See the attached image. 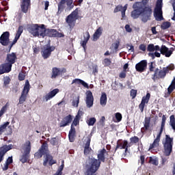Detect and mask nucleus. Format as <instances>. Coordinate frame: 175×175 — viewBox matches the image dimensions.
Returning a JSON list of instances; mask_svg holds the SVG:
<instances>
[{
  "mask_svg": "<svg viewBox=\"0 0 175 175\" xmlns=\"http://www.w3.org/2000/svg\"><path fill=\"white\" fill-rule=\"evenodd\" d=\"M134 9L131 13V17L134 20L139 18L142 16V21L147 23L148 20L151 19L152 14V10L148 5V0H142L139 2H135L133 5Z\"/></svg>",
  "mask_w": 175,
  "mask_h": 175,
  "instance_id": "obj_1",
  "label": "nucleus"
},
{
  "mask_svg": "<svg viewBox=\"0 0 175 175\" xmlns=\"http://www.w3.org/2000/svg\"><path fill=\"white\" fill-rule=\"evenodd\" d=\"M106 152H107V151H106V149L103 148L99 150L97 154L98 159L95 158L89 159L88 163L85 165L86 172L85 175H96L95 172L99 170L101 162L105 163L106 161V157H105Z\"/></svg>",
  "mask_w": 175,
  "mask_h": 175,
  "instance_id": "obj_2",
  "label": "nucleus"
},
{
  "mask_svg": "<svg viewBox=\"0 0 175 175\" xmlns=\"http://www.w3.org/2000/svg\"><path fill=\"white\" fill-rule=\"evenodd\" d=\"M46 29H46L44 25H39L38 24H35L34 25L29 27V32H30L33 36L44 38L46 36Z\"/></svg>",
  "mask_w": 175,
  "mask_h": 175,
  "instance_id": "obj_3",
  "label": "nucleus"
},
{
  "mask_svg": "<svg viewBox=\"0 0 175 175\" xmlns=\"http://www.w3.org/2000/svg\"><path fill=\"white\" fill-rule=\"evenodd\" d=\"M162 8H163V0H157L154 9V17L156 21H163V20H165Z\"/></svg>",
  "mask_w": 175,
  "mask_h": 175,
  "instance_id": "obj_4",
  "label": "nucleus"
},
{
  "mask_svg": "<svg viewBox=\"0 0 175 175\" xmlns=\"http://www.w3.org/2000/svg\"><path fill=\"white\" fill-rule=\"evenodd\" d=\"M79 18V8H76L66 18V23L68 24L70 29H73L76 25V20Z\"/></svg>",
  "mask_w": 175,
  "mask_h": 175,
  "instance_id": "obj_5",
  "label": "nucleus"
},
{
  "mask_svg": "<svg viewBox=\"0 0 175 175\" xmlns=\"http://www.w3.org/2000/svg\"><path fill=\"white\" fill-rule=\"evenodd\" d=\"M170 70H174V64H170L167 67L163 68L162 70L157 68L154 70V79H165L166 74Z\"/></svg>",
  "mask_w": 175,
  "mask_h": 175,
  "instance_id": "obj_6",
  "label": "nucleus"
},
{
  "mask_svg": "<svg viewBox=\"0 0 175 175\" xmlns=\"http://www.w3.org/2000/svg\"><path fill=\"white\" fill-rule=\"evenodd\" d=\"M43 155H46V157H47L48 155H50V151L49 150V144H47V142H44L39 150L34 154V157L37 159H40Z\"/></svg>",
  "mask_w": 175,
  "mask_h": 175,
  "instance_id": "obj_7",
  "label": "nucleus"
},
{
  "mask_svg": "<svg viewBox=\"0 0 175 175\" xmlns=\"http://www.w3.org/2000/svg\"><path fill=\"white\" fill-rule=\"evenodd\" d=\"M29 90H31V85L29 81L26 80L21 96L19 97V102L18 105H23L24 102L27 100L28 94H29Z\"/></svg>",
  "mask_w": 175,
  "mask_h": 175,
  "instance_id": "obj_8",
  "label": "nucleus"
},
{
  "mask_svg": "<svg viewBox=\"0 0 175 175\" xmlns=\"http://www.w3.org/2000/svg\"><path fill=\"white\" fill-rule=\"evenodd\" d=\"M65 5L68 7L69 10H72L75 8V3H73V0H61L58 3V11L57 14H61L65 9Z\"/></svg>",
  "mask_w": 175,
  "mask_h": 175,
  "instance_id": "obj_9",
  "label": "nucleus"
},
{
  "mask_svg": "<svg viewBox=\"0 0 175 175\" xmlns=\"http://www.w3.org/2000/svg\"><path fill=\"white\" fill-rule=\"evenodd\" d=\"M16 61H17V55L16 53H8L5 59V62L3 63L12 72V66L13 64H16Z\"/></svg>",
  "mask_w": 175,
  "mask_h": 175,
  "instance_id": "obj_10",
  "label": "nucleus"
},
{
  "mask_svg": "<svg viewBox=\"0 0 175 175\" xmlns=\"http://www.w3.org/2000/svg\"><path fill=\"white\" fill-rule=\"evenodd\" d=\"M165 153L167 157L172 154L173 150V138L170 137L169 135H165V142L164 144Z\"/></svg>",
  "mask_w": 175,
  "mask_h": 175,
  "instance_id": "obj_11",
  "label": "nucleus"
},
{
  "mask_svg": "<svg viewBox=\"0 0 175 175\" xmlns=\"http://www.w3.org/2000/svg\"><path fill=\"white\" fill-rule=\"evenodd\" d=\"M55 50V46H50L49 44L44 45L41 48V55L43 59H47L51 57L52 51Z\"/></svg>",
  "mask_w": 175,
  "mask_h": 175,
  "instance_id": "obj_12",
  "label": "nucleus"
},
{
  "mask_svg": "<svg viewBox=\"0 0 175 175\" xmlns=\"http://www.w3.org/2000/svg\"><path fill=\"white\" fill-rule=\"evenodd\" d=\"M25 151L24 154L21 157V162L22 163H26L28 161V158H29V153L31 152V142L27 141L25 144Z\"/></svg>",
  "mask_w": 175,
  "mask_h": 175,
  "instance_id": "obj_13",
  "label": "nucleus"
},
{
  "mask_svg": "<svg viewBox=\"0 0 175 175\" xmlns=\"http://www.w3.org/2000/svg\"><path fill=\"white\" fill-rule=\"evenodd\" d=\"M166 124V116L163 115L161 129L159 133L157 135L156 139L154 140V146H159V142H161V136H162V133L163 132V129H165V125Z\"/></svg>",
  "mask_w": 175,
  "mask_h": 175,
  "instance_id": "obj_14",
  "label": "nucleus"
},
{
  "mask_svg": "<svg viewBox=\"0 0 175 175\" xmlns=\"http://www.w3.org/2000/svg\"><path fill=\"white\" fill-rule=\"evenodd\" d=\"M151 126H152V124H151V118L146 117L144 122V127L141 129L142 133H146L147 131H149V132H151V131H152V129H151Z\"/></svg>",
  "mask_w": 175,
  "mask_h": 175,
  "instance_id": "obj_15",
  "label": "nucleus"
},
{
  "mask_svg": "<svg viewBox=\"0 0 175 175\" xmlns=\"http://www.w3.org/2000/svg\"><path fill=\"white\" fill-rule=\"evenodd\" d=\"M21 10L22 13H28L31 10V0H21Z\"/></svg>",
  "mask_w": 175,
  "mask_h": 175,
  "instance_id": "obj_16",
  "label": "nucleus"
},
{
  "mask_svg": "<svg viewBox=\"0 0 175 175\" xmlns=\"http://www.w3.org/2000/svg\"><path fill=\"white\" fill-rule=\"evenodd\" d=\"M46 36L49 38H64L65 35L62 33L58 32L57 29H46Z\"/></svg>",
  "mask_w": 175,
  "mask_h": 175,
  "instance_id": "obj_17",
  "label": "nucleus"
},
{
  "mask_svg": "<svg viewBox=\"0 0 175 175\" xmlns=\"http://www.w3.org/2000/svg\"><path fill=\"white\" fill-rule=\"evenodd\" d=\"M10 33L9 31L3 32L0 36V43L2 46H9L10 43Z\"/></svg>",
  "mask_w": 175,
  "mask_h": 175,
  "instance_id": "obj_18",
  "label": "nucleus"
},
{
  "mask_svg": "<svg viewBox=\"0 0 175 175\" xmlns=\"http://www.w3.org/2000/svg\"><path fill=\"white\" fill-rule=\"evenodd\" d=\"M72 121L73 116L69 114L62 118V121L59 124V126L60 128H65V126H68L69 124H71Z\"/></svg>",
  "mask_w": 175,
  "mask_h": 175,
  "instance_id": "obj_19",
  "label": "nucleus"
},
{
  "mask_svg": "<svg viewBox=\"0 0 175 175\" xmlns=\"http://www.w3.org/2000/svg\"><path fill=\"white\" fill-rule=\"evenodd\" d=\"M85 95H86V100H85L86 106L90 109L92 107V106H94V95L92 94V92H91V90H88L85 92Z\"/></svg>",
  "mask_w": 175,
  "mask_h": 175,
  "instance_id": "obj_20",
  "label": "nucleus"
},
{
  "mask_svg": "<svg viewBox=\"0 0 175 175\" xmlns=\"http://www.w3.org/2000/svg\"><path fill=\"white\" fill-rule=\"evenodd\" d=\"M63 73H66V68H63L60 69L57 67H53L52 68L51 79H57L58 76H62Z\"/></svg>",
  "mask_w": 175,
  "mask_h": 175,
  "instance_id": "obj_21",
  "label": "nucleus"
},
{
  "mask_svg": "<svg viewBox=\"0 0 175 175\" xmlns=\"http://www.w3.org/2000/svg\"><path fill=\"white\" fill-rule=\"evenodd\" d=\"M13 148V145H4L0 148V163L3 161V157H5V154L8 152V151H10Z\"/></svg>",
  "mask_w": 175,
  "mask_h": 175,
  "instance_id": "obj_22",
  "label": "nucleus"
},
{
  "mask_svg": "<svg viewBox=\"0 0 175 175\" xmlns=\"http://www.w3.org/2000/svg\"><path fill=\"white\" fill-rule=\"evenodd\" d=\"M146 69H147V60H142L135 65V70L139 73L146 72Z\"/></svg>",
  "mask_w": 175,
  "mask_h": 175,
  "instance_id": "obj_23",
  "label": "nucleus"
},
{
  "mask_svg": "<svg viewBox=\"0 0 175 175\" xmlns=\"http://www.w3.org/2000/svg\"><path fill=\"white\" fill-rule=\"evenodd\" d=\"M150 96L151 94H150V93H147L146 96L142 97L141 103L139 105V109L141 113H143L144 111V107L146 106V104L148 103Z\"/></svg>",
  "mask_w": 175,
  "mask_h": 175,
  "instance_id": "obj_24",
  "label": "nucleus"
},
{
  "mask_svg": "<svg viewBox=\"0 0 175 175\" xmlns=\"http://www.w3.org/2000/svg\"><path fill=\"white\" fill-rule=\"evenodd\" d=\"M145 162H146V163H150L151 165H154V158L150 157H147L146 159V156L141 155L139 157V159L138 160V163H140L141 166H143Z\"/></svg>",
  "mask_w": 175,
  "mask_h": 175,
  "instance_id": "obj_25",
  "label": "nucleus"
},
{
  "mask_svg": "<svg viewBox=\"0 0 175 175\" xmlns=\"http://www.w3.org/2000/svg\"><path fill=\"white\" fill-rule=\"evenodd\" d=\"M48 162L49 166H53V165H55V163H57V161L53 159V156L51 154L48 155L44 160L43 166H47Z\"/></svg>",
  "mask_w": 175,
  "mask_h": 175,
  "instance_id": "obj_26",
  "label": "nucleus"
},
{
  "mask_svg": "<svg viewBox=\"0 0 175 175\" xmlns=\"http://www.w3.org/2000/svg\"><path fill=\"white\" fill-rule=\"evenodd\" d=\"M160 53L167 58H169L172 55V51H170L169 48L165 45L161 46Z\"/></svg>",
  "mask_w": 175,
  "mask_h": 175,
  "instance_id": "obj_27",
  "label": "nucleus"
},
{
  "mask_svg": "<svg viewBox=\"0 0 175 175\" xmlns=\"http://www.w3.org/2000/svg\"><path fill=\"white\" fill-rule=\"evenodd\" d=\"M75 137H76V129L75 126H71L68 133V139L70 143H73V142H75Z\"/></svg>",
  "mask_w": 175,
  "mask_h": 175,
  "instance_id": "obj_28",
  "label": "nucleus"
},
{
  "mask_svg": "<svg viewBox=\"0 0 175 175\" xmlns=\"http://www.w3.org/2000/svg\"><path fill=\"white\" fill-rule=\"evenodd\" d=\"M90 144H91V137H88V140L85 144L84 150H83V153L85 155H88V154L91 152V150L92 149L90 147Z\"/></svg>",
  "mask_w": 175,
  "mask_h": 175,
  "instance_id": "obj_29",
  "label": "nucleus"
},
{
  "mask_svg": "<svg viewBox=\"0 0 175 175\" xmlns=\"http://www.w3.org/2000/svg\"><path fill=\"white\" fill-rule=\"evenodd\" d=\"M83 38L84 40L81 42V46H82L84 50H85V49H87V43H88V40H90V38H91L90 32L86 31L83 36Z\"/></svg>",
  "mask_w": 175,
  "mask_h": 175,
  "instance_id": "obj_30",
  "label": "nucleus"
},
{
  "mask_svg": "<svg viewBox=\"0 0 175 175\" xmlns=\"http://www.w3.org/2000/svg\"><path fill=\"white\" fill-rule=\"evenodd\" d=\"M81 84V85H83L85 88H90V85H88V83H87L85 81L80 79H75L72 80V84Z\"/></svg>",
  "mask_w": 175,
  "mask_h": 175,
  "instance_id": "obj_31",
  "label": "nucleus"
},
{
  "mask_svg": "<svg viewBox=\"0 0 175 175\" xmlns=\"http://www.w3.org/2000/svg\"><path fill=\"white\" fill-rule=\"evenodd\" d=\"M58 92H59V89H55L52 91H51L46 96V100H50V99H51L52 98H54V96H55L56 94H58Z\"/></svg>",
  "mask_w": 175,
  "mask_h": 175,
  "instance_id": "obj_32",
  "label": "nucleus"
},
{
  "mask_svg": "<svg viewBox=\"0 0 175 175\" xmlns=\"http://www.w3.org/2000/svg\"><path fill=\"white\" fill-rule=\"evenodd\" d=\"M107 104V95L105 92H102L101 96L100 98V105L101 106H105Z\"/></svg>",
  "mask_w": 175,
  "mask_h": 175,
  "instance_id": "obj_33",
  "label": "nucleus"
},
{
  "mask_svg": "<svg viewBox=\"0 0 175 175\" xmlns=\"http://www.w3.org/2000/svg\"><path fill=\"white\" fill-rule=\"evenodd\" d=\"M10 70L3 63L0 64V75H3L5 73L10 72Z\"/></svg>",
  "mask_w": 175,
  "mask_h": 175,
  "instance_id": "obj_34",
  "label": "nucleus"
},
{
  "mask_svg": "<svg viewBox=\"0 0 175 175\" xmlns=\"http://www.w3.org/2000/svg\"><path fill=\"white\" fill-rule=\"evenodd\" d=\"M102 27H98L96 31L94 32L93 35V40H96L97 39H99L100 38V36L102 35Z\"/></svg>",
  "mask_w": 175,
  "mask_h": 175,
  "instance_id": "obj_35",
  "label": "nucleus"
},
{
  "mask_svg": "<svg viewBox=\"0 0 175 175\" xmlns=\"http://www.w3.org/2000/svg\"><path fill=\"white\" fill-rule=\"evenodd\" d=\"M129 147H131V145L129 144L128 141L127 140H124V144L122 147V148H123V150H124V155H126V154H128L129 150L128 148H129Z\"/></svg>",
  "mask_w": 175,
  "mask_h": 175,
  "instance_id": "obj_36",
  "label": "nucleus"
},
{
  "mask_svg": "<svg viewBox=\"0 0 175 175\" xmlns=\"http://www.w3.org/2000/svg\"><path fill=\"white\" fill-rule=\"evenodd\" d=\"M79 103H80V96L74 97L72 101V106H73V107H79Z\"/></svg>",
  "mask_w": 175,
  "mask_h": 175,
  "instance_id": "obj_37",
  "label": "nucleus"
},
{
  "mask_svg": "<svg viewBox=\"0 0 175 175\" xmlns=\"http://www.w3.org/2000/svg\"><path fill=\"white\" fill-rule=\"evenodd\" d=\"M24 31L23 27V26H19L18 28V30L16 31V36H15V39H18V40L20 39V36H21V33H23Z\"/></svg>",
  "mask_w": 175,
  "mask_h": 175,
  "instance_id": "obj_38",
  "label": "nucleus"
},
{
  "mask_svg": "<svg viewBox=\"0 0 175 175\" xmlns=\"http://www.w3.org/2000/svg\"><path fill=\"white\" fill-rule=\"evenodd\" d=\"M121 142V140H118L117 143H116V146L115 148V150H114V154H116V152H117V150H118L120 148V150H124V148H122V146H124V141L122 142Z\"/></svg>",
  "mask_w": 175,
  "mask_h": 175,
  "instance_id": "obj_39",
  "label": "nucleus"
},
{
  "mask_svg": "<svg viewBox=\"0 0 175 175\" xmlns=\"http://www.w3.org/2000/svg\"><path fill=\"white\" fill-rule=\"evenodd\" d=\"M175 90V78L172 80L171 85L168 87L167 91L168 94H170Z\"/></svg>",
  "mask_w": 175,
  "mask_h": 175,
  "instance_id": "obj_40",
  "label": "nucleus"
},
{
  "mask_svg": "<svg viewBox=\"0 0 175 175\" xmlns=\"http://www.w3.org/2000/svg\"><path fill=\"white\" fill-rule=\"evenodd\" d=\"M139 137L137 136H134L130 138V143L129 144L130 146H133V144H137V143H139Z\"/></svg>",
  "mask_w": 175,
  "mask_h": 175,
  "instance_id": "obj_41",
  "label": "nucleus"
},
{
  "mask_svg": "<svg viewBox=\"0 0 175 175\" xmlns=\"http://www.w3.org/2000/svg\"><path fill=\"white\" fill-rule=\"evenodd\" d=\"M10 124L9 122H4L3 124L0 126V135H2L5 131H6V128H8V126Z\"/></svg>",
  "mask_w": 175,
  "mask_h": 175,
  "instance_id": "obj_42",
  "label": "nucleus"
},
{
  "mask_svg": "<svg viewBox=\"0 0 175 175\" xmlns=\"http://www.w3.org/2000/svg\"><path fill=\"white\" fill-rule=\"evenodd\" d=\"M9 108V103H7L0 110V117L3 116L5 111H8Z\"/></svg>",
  "mask_w": 175,
  "mask_h": 175,
  "instance_id": "obj_43",
  "label": "nucleus"
},
{
  "mask_svg": "<svg viewBox=\"0 0 175 175\" xmlns=\"http://www.w3.org/2000/svg\"><path fill=\"white\" fill-rule=\"evenodd\" d=\"M86 122L89 126H94L95 122H96V118H90L86 121Z\"/></svg>",
  "mask_w": 175,
  "mask_h": 175,
  "instance_id": "obj_44",
  "label": "nucleus"
},
{
  "mask_svg": "<svg viewBox=\"0 0 175 175\" xmlns=\"http://www.w3.org/2000/svg\"><path fill=\"white\" fill-rule=\"evenodd\" d=\"M79 124H80V118L78 115V116H76L75 118H74V120L72 121L71 126H77Z\"/></svg>",
  "mask_w": 175,
  "mask_h": 175,
  "instance_id": "obj_45",
  "label": "nucleus"
},
{
  "mask_svg": "<svg viewBox=\"0 0 175 175\" xmlns=\"http://www.w3.org/2000/svg\"><path fill=\"white\" fill-rule=\"evenodd\" d=\"M170 125L172 126V129H175V116H174V115H171L170 117Z\"/></svg>",
  "mask_w": 175,
  "mask_h": 175,
  "instance_id": "obj_46",
  "label": "nucleus"
},
{
  "mask_svg": "<svg viewBox=\"0 0 175 175\" xmlns=\"http://www.w3.org/2000/svg\"><path fill=\"white\" fill-rule=\"evenodd\" d=\"M171 25L172 24H170V22H163L161 25V29H167L168 28H170Z\"/></svg>",
  "mask_w": 175,
  "mask_h": 175,
  "instance_id": "obj_47",
  "label": "nucleus"
},
{
  "mask_svg": "<svg viewBox=\"0 0 175 175\" xmlns=\"http://www.w3.org/2000/svg\"><path fill=\"white\" fill-rule=\"evenodd\" d=\"M111 47H113L115 51H118V47H120V40H117L116 42L113 43Z\"/></svg>",
  "mask_w": 175,
  "mask_h": 175,
  "instance_id": "obj_48",
  "label": "nucleus"
},
{
  "mask_svg": "<svg viewBox=\"0 0 175 175\" xmlns=\"http://www.w3.org/2000/svg\"><path fill=\"white\" fill-rule=\"evenodd\" d=\"M103 64L104 65V66H110V65H111V59H109V58H105L104 59Z\"/></svg>",
  "mask_w": 175,
  "mask_h": 175,
  "instance_id": "obj_49",
  "label": "nucleus"
},
{
  "mask_svg": "<svg viewBox=\"0 0 175 175\" xmlns=\"http://www.w3.org/2000/svg\"><path fill=\"white\" fill-rule=\"evenodd\" d=\"M130 95L132 97V99H135L136 95H137V90L132 89L130 92Z\"/></svg>",
  "mask_w": 175,
  "mask_h": 175,
  "instance_id": "obj_50",
  "label": "nucleus"
},
{
  "mask_svg": "<svg viewBox=\"0 0 175 175\" xmlns=\"http://www.w3.org/2000/svg\"><path fill=\"white\" fill-rule=\"evenodd\" d=\"M123 10H124V7H122V5H117L113 10V13H118V12H122Z\"/></svg>",
  "mask_w": 175,
  "mask_h": 175,
  "instance_id": "obj_51",
  "label": "nucleus"
},
{
  "mask_svg": "<svg viewBox=\"0 0 175 175\" xmlns=\"http://www.w3.org/2000/svg\"><path fill=\"white\" fill-rule=\"evenodd\" d=\"M3 84H4V85H8V84H10V77H4Z\"/></svg>",
  "mask_w": 175,
  "mask_h": 175,
  "instance_id": "obj_52",
  "label": "nucleus"
},
{
  "mask_svg": "<svg viewBox=\"0 0 175 175\" xmlns=\"http://www.w3.org/2000/svg\"><path fill=\"white\" fill-rule=\"evenodd\" d=\"M116 119L117 120L118 122H120L121 120H122V115L120 113H116L115 115Z\"/></svg>",
  "mask_w": 175,
  "mask_h": 175,
  "instance_id": "obj_53",
  "label": "nucleus"
},
{
  "mask_svg": "<svg viewBox=\"0 0 175 175\" xmlns=\"http://www.w3.org/2000/svg\"><path fill=\"white\" fill-rule=\"evenodd\" d=\"M128 9V4H126L124 6L123 10L121 11L122 13V18H124L125 17V12H126V10Z\"/></svg>",
  "mask_w": 175,
  "mask_h": 175,
  "instance_id": "obj_54",
  "label": "nucleus"
},
{
  "mask_svg": "<svg viewBox=\"0 0 175 175\" xmlns=\"http://www.w3.org/2000/svg\"><path fill=\"white\" fill-rule=\"evenodd\" d=\"M18 80L20 81H23V80H25V75H24V73L23 72H20L18 74Z\"/></svg>",
  "mask_w": 175,
  "mask_h": 175,
  "instance_id": "obj_55",
  "label": "nucleus"
},
{
  "mask_svg": "<svg viewBox=\"0 0 175 175\" xmlns=\"http://www.w3.org/2000/svg\"><path fill=\"white\" fill-rule=\"evenodd\" d=\"M18 40L17 38H14L12 41V42L10 44V45L9 46V51H10V50H12V47H13V46H14V44H16L17 43V41Z\"/></svg>",
  "mask_w": 175,
  "mask_h": 175,
  "instance_id": "obj_56",
  "label": "nucleus"
},
{
  "mask_svg": "<svg viewBox=\"0 0 175 175\" xmlns=\"http://www.w3.org/2000/svg\"><path fill=\"white\" fill-rule=\"evenodd\" d=\"M119 77L120 79H125V77H126V71H122L120 74H119Z\"/></svg>",
  "mask_w": 175,
  "mask_h": 175,
  "instance_id": "obj_57",
  "label": "nucleus"
},
{
  "mask_svg": "<svg viewBox=\"0 0 175 175\" xmlns=\"http://www.w3.org/2000/svg\"><path fill=\"white\" fill-rule=\"evenodd\" d=\"M146 49L147 47L144 44H141L139 46V50H141V51H146Z\"/></svg>",
  "mask_w": 175,
  "mask_h": 175,
  "instance_id": "obj_58",
  "label": "nucleus"
},
{
  "mask_svg": "<svg viewBox=\"0 0 175 175\" xmlns=\"http://www.w3.org/2000/svg\"><path fill=\"white\" fill-rule=\"evenodd\" d=\"M57 143H58V141H57V138L54 137L51 139V144L52 146H57Z\"/></svg>",
  "mask_w": 175,
  "mask_h": 175,
  "instance_id": "obj_59",
  "label": "nucleus"
},
{
  "mask_svg": "<svg viewBox=\"0 0 175 175\" xmlns=\"http://www.w3.org/2000/svg\"><path fill=\"white\" fill-rule=\"evenodd\" d=\"M129 64L128 63L125 64L123 66L124 72H129Z\"/></svg>",
  "mask_w": 175,
  "mask_h": 175,
  "instance_id": "obj_60",
  "label": "nucleus"
},
{
  "mask_svg": "<svg viewBox=\"0 0 175 175\" xmlns=\"http://www.w3.org/2000/svg\"><path fill=\"white\" fill-rule=\"evenodd\" d=\"M5 163L10 165V163H13V157H10L7 159Z\"/></svg>",
  "mask_w": 175,
  "mask_h": 175,
  "instance_id": "obj_61",
  "label": "nucleus"
},
{
  "mask_svg": "<svg viewBox=\"0 0 175 175\" xmlns=\"http://www.w3.org/2000/svg\"><path fill=\"white\" fill-rule=\"evenodd\" d=\"M148 51H154V44H149L147 48Z\"/></svg>",
  "mask_w": 175,
  "mask_h": 175,
  "instance_id": "obj_62",
  "label": "nucleus"
},
{
  "mask_svg": "<svg viewBox=\"0 0 175 175\" xmlns=\"http://www.w3.org/2000/svg\"><path fill=\"white\" fill-rule=\"evenodd\" d=\"M125 29H126V32H132V29L129 25H125Z\"/></svg>",
  "mask_w": 175,
  "mask_h": 175,
  "instance_id": "obj_63",
  "label": "nucleus"
},
{
  "mask_svg": "<svg viewBox=\"0 0 175 175\" xmlns=\"http://www.w3.org/2000/svg\"><path fill=\"white\" fill-rule=\"evenodd\" d=\"M93 73H94V75H96V73H98V66H94L93 67Z\"/></svg>",
  "mask_w": 175,
  "mask_h": 175,
  "instance_id": "obj_64",
  "label": "nucleus"
}]
</instances>
